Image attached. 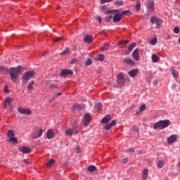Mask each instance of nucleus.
<instances>
[{"mask_svg": "<svg viewBox=\"0 0 180 180\" xmlns=\"http://www.w3.org/2000/svg\"><path fill=\"white\" fill-rule=\"evenodd\" d=\"M112 15H109L105 17V21L106 22H110V20H112Z\"/></svg>", "mask_w": 180, "mask_h": 180, "instance_id": "obj_47", "label": "nucleus"}, {"mask_svg": "<svg viewBox=\"0 0 180 180\" xmlns=\"http://www.w3.org/2000/svg\"><path fill=\"white\" fill-rule=\"evenodd\" d=\"M112 120V117H110V115H107L105 117H104L101 120V123L102 124H106V123H109V121Z\"/></svg>", "mask_w": 180, "mask_h": 180, "instance_id": "obj_18", "label": "nucleus"}, {"mask_svg": "<svg viewBox=\"0 0 180 180\" xmlns=\"http://www.w3.org/2000/svg\"><path fill=\"white\" fill-rule=\"evenodd\" d=\"M147 178H148V169H146L142 173V179L147 180Z\"/></svg>", "mask_w": 180, "mask_h": 180, "instance_id": "obj_21", "label": "nucleus"}, {"mask_svg": "<svg viewBox=\"0 0 180 180\" xmlns=\"http://www.w3.org/2000/svg\"><path fill=\"white\" fill-rule=\"evenodd\" d=\"M63 38H64L63 37H58L53 39V41H56V42L60 41V40H63Z\"/></svg>", "mask_w": 180, "mask_h": 180, "instance_id": "obj_45", "label": "nucleus"}, {"mask_svg": "<svg viewBox=\"0 0 180 180\" xmlns=\"http://www.w3.org/2000/svg\"><path fill=\"white\" fill-rule=\"evenodd\" d=\"M91 123V114L86 113L84 116L83 124L84 126H88Z\"/></svg>", "mask_w": 180, "mask_h": 180, "instance_id": "obj_7", "label": "nucleus"}, {"mask_svg": "<svg viewBox=\"0 0 180 180\" xmlns=\"http://www.w3.org/2000/svg\"><path fill=\"white\" fill-rule=\"evenodd\" d=\"M105 60V56L103 54H99L96 58L97 61H103Z\"/></svg>", "mask_w": 180, "mask_h": 180, "instance_id": "obj_28", "label": "nucleus"}, {"mask_svg": "<svg viewBox=\"0 0 180 180\" xmlns=\"http://www.w3.org/2000/svg\"><path fill=\"white\" fill-rule=\"evenodd\" d=\"M136 11H137V12H139V11L141 9V6L140 5L139 3H138L136 5Z\"/></svg>", "mask_w": 180, "mask_h": 180, "instance_id": "obj_43", "label": "nucleus"}, {"mask_svg": "<svg viewBox=\"0 0 180 180\" xmlns=\"http://www.w3.org/2000/svg\"><path fill=\"white\" fill-rule=\"evenodd\" d=\"M102 108V104L98 103L96 105V109H101Z\"/></svg>", "mask_w": 180, "mask_h": 180, "instance_id": "obj_49", "label": "nucleus"}, {"mask_svg": "<svg viewBox=\"0 0 180 180\" xmlns=\"http://www.w3.org/2000/svg\"><path fill=\"white\" fill-rule=\"evenodd\" d=\"M165 165V162L162 160H160L158 162V168H162Z\"/></svg>", "mask_w": 180, "mask_h": 180, "instance_id": "obj_31", "label": "nucleus"}, {"mask_svg": "<svg viewBox=\"0 0 180 180\" xmlns=\"http://www.w3.org/2000/svg\"><path fill=\"white\" fill-rule=\"evenodd\" d=\"M34 74L35 72L33 70L25 72L22 76V81L23 84H26L27 82H28L30 78L34 77Z\"/></svg>", "mask_w": 180, "mask_h": 180, "instance_id": "obj_3", "label": "nucleus"}, {"mask_svg": "<svg viewBox=\"0 0 180 180\" xmlns=\"http://www.w3.org/2000/svg\"><path fill=\"white\" fill-rule=\"evenodd\" d=\"M0 71H1V72H6V71H8V69H6L5 66H0Z\"/></svg>", "mask_w": 180, "mask_h": 180, "instance_id": "obj_44", "label": "nucleus"}, {"mask_svg": "<svg viewBox=\"0 0 180 180\" xmlns=\"http://www.w3.org/2000/svg\"><path fill=\"white\" fill-rule=\"evenodd\" d=\"M115 5H116L117 6H122V5H123V0L122 1H117L115 2Z\"/></svg>", "mask_w": 180, "mask_h": 180, "instance_id": "obj_39", "label": "nucleus"}, {"mask_svg": "<svg viewBox=\"0 0 180 180\" xmlns=\"http://www.w3.org/2000/svg\"><path fill=\"white\" fill-rule=\"evenodd\" d=\"M72 74H73L72 70L65 69L60 72V77H67L68 75H72Z\"/></svg>", "mask_w": 180, "mask_h": 180, "instance_id": "obj_8", "label": "nucleus"}, {"mask_svg": "<svg viewBox=\"0 0 180 180\" xmlns=\"http://www.w3.org/2000/svg\"><path fill=\"white\" fill-rule=\"evenodd\" d=\"M179 32H180L179 27H175L174 28V33H175L176 34H178Z\"/></svg>", "mask_w": 180, "mask_h": 180, "instance_id": "obj_42", "label": "nucleus"}, {"mask_svg": "<svg viewBox=\"0 0 180 180\" xmlns=\"http://www.w3.org/2000/svg\"><path fill=\"white\" fill-rule=\"evenodd\" d=\"M84 40L86 43H91V41H94V37L91 35H86L84 37Z\"/></svg>", "mask_w": 180, "mask_h": 180, "instance_id": "obj_20", "label": "nucleus"}, {"mask_svg": "<svg viewBox=\"0 0 180 180\" xmlns=\"http://www.w3.org/2000/svg\"><path fill=\"white\" fill-rule=\"evenodd\" d=\"M101 34H103L104 36H106V30H103L100 32Z\"/></svg>", "mask_w": 180, "mask_h": 180, "instance_id": "obj_54", "label": "nucleus"}, {"mask_svg": "<svg viewBox=\"0 0 180 180\" xmlns=\"http://www.w3.org/2000/svg\"><path fill=\"white\" fill-rule=\"evenodd\" d=\"M87 171H89V172H95V171H96V167L94 165H90L88 167Z\"/></svg>", "mask_w": 180, "mask_h": 180, "instance_id": "obj_27", "label": "nucleus"}, {"mask_svg": "<svg viewBox=\"0 0 180 180\" xmlns=\"http://www.w3.org/2000/svg\"><path fill=\"white\" fill-rule=\"evenodd\" d=\"M140 112H144L146 110V104H142L139 108Z\"/></svg>", "mask_w": 180, "mask_h": 180, "instance_id": "obj_41", "label": "nucleus"}, {"mask_svg": "<svg viewBox=\"0 0 180 180\" xmlns=\"http://www.w3.org/2000/svg\"><path fill=\"white\" fill-rule=\"evenodd\" d=\"M23 162H25V164H29V160L27 159L24 160Z\"/></svg>", "mask_w": 180, "mask_h": 180, "instance_id": "obj_61", "label": "nucleus"}, {"mask_svg": "<svg viewBox=\"0 0 180 180\" xmlns=\"http://www.w3.org/2000/svg\"><path fill=\"white\" fill-rule=\"evenodd\" d=\"M80 150L79 147H76V153H79Z\"/></svg>", "mask_w": 180, "mask_h": 180, "instance_id": "obj_59", "label": "nucleus"}, {"mask_svg": "<svg viewBox=\"0 0 180 180\" xmlns=\"http://www.w3.org/2000/svg\"><path fill=\"white\" fill-rule=\"evenodd\" d=\"M56 162V160L54 159H50L47 163L48 167H51L54 163Z\"/></svg>", "mask_w": 180, "mask_h": 180, "instance_id": "obj_36", "label": "nucleus"}, {"mask_svg": "<svg viewBox=\"0 0 180 180\" xmlns=\"http://www.w3.org/2000/svg\"><path fill=\"white\" fill-rule=\"evenodd\" d=\"M157 20H158L157 17H155L154 15L152 16L150 18V23H151V25H154V23H155L157 22Z\"/></svg>", "mask_w": 180, "mask_h": 180, "instance_id": "obj_34", "label": "nucleus"}, {"mask_svg": "<svg viewBox=\"0 0 180 180\" xmlns=\"http://www.w3.org/2000/svg\"><path fill=\"white\" fill-rule=\"evenodd\" d=\"M65 134L66 136H72V134H74V131L71 129H68L66 130Z\"/></svg>", "mask_w": 180, "mask_h": 180, "instance_id": "obj_29", "label": "nucleus"}, {"mask_svg": "<svg viewBox=\"0 0 180 180\" xmlns=\"http://www.w3.org/2000/svg\"><path fill=\"white\" fill-rule=\"evenodd\" d=\"M50 88H57V85L56 84H51Z\"/></svg>", "mask_w": 180, "mask_h": 180, "instance_id": "obj_58", "label": "nucleus"}, {"mask_svg": "<svg viewBox=\"0 0 180 180\" xmlns=\"http://www.w3.org/2000/svg\"><path fill=\"white\" fill-rule=\"evenodd\" d=\"M108 50H109V44H105L103 48H102V51H108Z\"/></svg>", "mask_w": 180, "mask_h": 180, "instance_id": "obj_38", "label": "nucleus"}, {"mask_svg": "<svg viewBox=\"0 0 180 180\" xmlns=\"http://www.w3.org/2000/svg\"><path fill=\"white\" fill-rule=\"evenodd\" d=\"M117 122L116 120H112L111 123H108L105 126V130H110L113 126H116Z\"/></svg>", "mask_w": 180, "mask_h": 180, "instance_id": "obj_16", "label": "nucleus"}, {"mask_svg": "<svg viewBox=\"0 0 180 180\" xmlns=\"http://www.w3.org/2000/svg\"><path fill=\"white\" fill-rule=\"evenodd\" d=\"M56 98H58V96H61V93H58L55 95Z\"/></svg>", "mask_w": 180, "mask_h": 180, "instance_id": "obj_60", "label": "nucleus"}, {"mask_svg": "<svg viewBox=\"0 0 180 180\" xmlns=\"http://www.w3.org/2000/svg\"><path fill=\"white\" fill-rule=\"evenodd\" d=\"M123 42V44H127L129 43V41L128 40H125Z\"/></svg>", "mask_w": 180, "mask_h": 180, "instance_id": "obj_62", "label": "nucleus"}, {"mask_svg": "<svg viewBox=\"0 0 180 180\" xmlns=\"http://www.w3.org/2000/svg\"><path fill=\"white\" fill-rule=\"evenodd\" d=\"M5 103H6L7 105H8L9 106H11V103H12V98H7L6 100H5Z\"/></svg>", "mask_w": 180, "mask_h": 180, "instance_id": "obj_37", "label": "nucleus"}, {"mask_svg": "<svg viewBox=\"0 0 180 180\" xmlns=\"http://www.w3.org/2000/svg\"><path fill=\"white\" fill-rule=\"evenodd\" d=\"M126 153H134V148H129V149H127V150H126Z\"/></svg>", "mask_w": 180, "mask_h": 180, "instance_id": "obj_50", "label": "nucleus"}, {"mask_svg": "<svg viewBox=\"0 0 180 180\" xmlns=\"http://www.w3.org/2000/svg\"><path fill=\"white\" fill-rule=\"evenodd\" d=\"M19 150L21 153H23V154H29L32 152V149L27 146H21L19 148Z\"/></svg>", "mask_w": 180, "mask_h": 180, "instance_id": "obj_11", "label": "nucleus"}, {"mask_svg": "<svg viewBox=\"0 0 180 180\" xmlns=\"http://www.w3.org/2000/svg\"><path fill=\"white\" fill-rule=\"evenodd\" d=\"M113 0H101V4H106L108 2H112Z\"/></svg>", "mask_w": 180, "mask_h": 180, "instance_id": "obj_51", "label": "nucleus"}, {"mask_svg": "<svg viewBox=\"0 0 180 180\" xmlns=\"http://www.w3.org/2000/svg\"><path fill=\"white\" fill-rule=\"evenodd\" d=\"M54 136L56 134H54V131L53 129H49L46 132V137L49 140H51V139H54Z\"/></svg>", "mask_w": 180, "mask_h": 180, "instance_id": "obj_12", "label": "nucleus"}, {"mask_svg": "<svg viewBox=\"0 0 180 180\" xmlns=\"http://www.w3.org/2000/svg\"><path fill=\"white\" fill-rule=\"evenodd\" d=\"M56 96H53L51 99L49 100V102H53V101H56Z\"/></svg>", "mask_w": 180, "mask_h": 180, "instance_id": "obj_52", "label": "nucleus"}, {"mask_svg": "<svg viewBox=\"0 0 180 180\" xmlns=\"http://www.w3.org/2000/svg\"><path fill=\"white\" fill-rule=\"evenodd\" d=\"M77 59H72L71 61H70V64H75V63H77Z\"/></svg>", "mask_w": 180, "mask_h": 180, "instance_id": "obj_53", "label": "nucleus"}, {"mask_svg": "<svg viewBox=\"0 0 180 180\" xmlns=\"http://www.w3.org/2000/svg\"><path fill=\"white\" fill-rule=\"evenodd\" d=\"M146 6H147L148 9H150L152 12H154L155 9H154V1L153 0L148 1Z\"/></svg>", "mask_w": 180, "mask_h": 180, "instance_id": "obj_14", "label": "nucleus"}, {"mask_svg": "<svg viewBox=\"0 0 180 180\" xmlns=\"http://www.w3.org/2000/svg\"><path fill=\"white\" fill-rule=\"evenodd\" d=\"M9 141H12L14 144H18V138L13 136L9 138Z\"/></svg>", "mask_w": 180, "mask_h": 180, "instance_id": "obj_32", "label": "nucleus"}, {"mask_svg": "<svg viewBox=\"0 0 180 180\" xmlns=\"http://www.w3.org/2000/svg\"><path fill=\"white\" fill-rule=\"evenodd\" d=\"M85 108V105H78V104H75L72 107V110L74 112V110H82V109H84Z\"/></svg>", "mask_w": 180, "mask_h": 180, "instance_id": "obj_17", "label": "nucleus"}, {"mask_svg": "<svg viewBox=\"0 0 180 180\" xmlns=\"http://www.w3.org/2000/svg\"><path fill=\"white\" fill-rule=\"evenodd\" d=\"M166 40H171V35L170 34L167 36Z\"/></svg>", "mask_w": 180, "mask_h": 180, "instance_id": "obj_57", "label": "nucleus"}, {"mask_svg": "<svg viewBox=\"0 0 180 180\" xmlns=\"http://www.w3.org/2000/svg\"><path fill=\"white\" fill-rule=\"evenodd\" d=\"M134 130V131H139V128L135 127V129Z\"/></svg>", "mask_w": 180, "mask_h": 180, "instance_id": "obj_64", "label": "nucleus"}, {"mask_svg": "<svg viewBox=\"0 0 180 180\" xmlns=\"http://www.w3.org/2000/svg\"><path fill=\"white\" fill-rule=\"evenodd\" d=\"M126 82V79H124V76L122 73L118 74L117 77V83L120 86H124V84Z\"/></svg>", "mask_w": 180, "mask_h": 180, "instance_id": "obj_4", "label": "nucleus"}, {"mask_svg": "<svg viewBox=\"0 0 180 180\" xmlns=\"http://www.w3.org/2000/svg\"><path fill=\"white\" fill-rule=\"evenodd\" d=\"M123 62L125 63V64H127L128 65H136V62H134L133 60L129 59V58L124 59Z\"/></svg>", "mask_w": 180, "mask_h": 180, "instance_id": "obj_19", "label": "nucleus"}, {"mask_svg": "<svg viewBox=\"0 0 180 180\" xmlns=\"http://www.w3.org/2000/svg\"><path fill=\"white\" fill-rule=\"evenodd\" d=\"M127 13H130V11H122V13H120V15L122 16V18H123V16H124V15H127Z\"/></svg>", "mask_w": 180, "mask_h": 180, "instance_id": "obj_46", "label": "nucleus"}, {"mask_svg": "<svg viewBox=\"0 0 180 180\" xmlns=\"http://www.w3.org/2000/svg\"><path fill=\"white\" fill-rule=\"evenodd\" d=\"M136 46H137V44H136V42H134L130 44V46L128 47L129 54H130V53H131V51H133V49H134V47H136Z\"/></svg>", "mask_w": 180, "mask_h": 180, "instance_id": "obj_24", "label": "nucleus"}, {"mask_svg": "<svg viewBox=\"0 0 180 180\" xmlns=\"http://www.w3.org/2000/svg\"><path fill=\"white\" fill-rule=\"evenodd\" d=\"M150 44H152V46H155V44H157V38L151 39Z\"/></svg>", "mask_w": 180, "mask_h": 180, "instance_id": "obj_40", "label": "nucleus"}, {"mask_svg": "<svg viewBox=\"0 0 180 180\" xmlns=\"http://www.w3.org/2000/svg\"><path fill=\"white\" fill-rule=\"evenodd\" d=\"M42 134H43V129H39L32 132V134H31V136L32 139H39V137H41Z\"/></svg>", "mask_w": 180, "mask_h": 180, "instance_id": "obj_5", "label": "nucleus"}, {"mask_svg": "<svg viewBox=\"0 0 180 180\" xmlns=\"http://www.w3.org/2000/svg\"><path fill=\"white\" fill-rule=\"evenodd\" d=\"M101 9H102V11H105V9H106V6H103L101 7Z\"/></svg>", "mask_w": 180, "mask_h": 180, "instance_id": "obj_63", "label": "nucleus"}, {"mask_svg": "<svg viewBox=\"0 0 180 180\" xmlns=\"http://www.w3.org/2000/svg\"><path fill=\"white\" fill-rule=\"evenodd\" d=\"M33 85H34V82L32 81L29 83L27 89L29 91H32L33 89Z\"/></svg>", "mask_w": 180, "mask_h": 180, "instance_id": "obj_35", "label": "nucleus"}, {"mask_svg": "<svg viewBox=\"0 0 180 180\" xmlns=\"http://www.w3.org/2000/svg\"><path fill=\"white\" fill-rule=\"evenodd\" d=\"M71 51L70 50L69 48H66L65 49V51H63L62 53H61V56H67V54H70V52Z\"/></svg>", "mask_w": 180, "mask_h": 180, "instance_id": "obj_30", "label": "nucleus"}, {"mask_svg": "<svg viewBox=\"0 0 180 180\" xmlns=\"http://www.w3.org/2000/svg\"><path fill=\"white\" fill-rule=\"evenodd\" d=\"M128 74L129 77H131V78H134V77H137V74H139V70L137 69H133L130 70Z\"/></svg>", "mask_w": 180, "mask_h": 180, "instance_id": "obj_15", "label": "nucleus"}, {"mask_svg": "<svg viewBox=\"0 0 180 180\" xmlns=\"http://www.w3.org/2000/svg\"><path fill=\"white\" fill-rule=\"evenodd\" d=\"M23 72V68L20 65L17 68H11L10 76L11 79L13 82H16L18 81V74H22Z\"/></svg>", "mask_w": 180, "mask_h": 180, "instance_id": "obj_1", "label": "nucleus"}, {"mask_svg": "<svg viewBox=\"0 0 180 180\" xmlns=\"http://www.w3.org/2000/svg\"><path fill=\"white\" fill-rule=\"evenodd\" d=\"M120 11L119 9H114V10H108L106 11L107 15H110V13H119Z\"/></svg>", "mask_w": 180, "mask_h": 180, "instance_id": "obj_26", "label": "nucleus"}, {"mask_svg": "<svg viewBox=\"0 0 180 180\" xmlns=\"http://www.w3.org/2000/svg\"><path fill=\"white\" fill-rule=\"evenodd\" d=\"M153 63H158L160 61V57L156 54H153L151 57Z\"/></svg>", "mask_w": 180, "mask_h": 180, "instance_id": "obj_22", "label": "nucleus"}, {"mask_svg": "<svg viewBox=\"0 0 180 180\" xmlns=\"http://www.w3.org/2000/svg\"><path fill=\"white\" fill-rule=\"evenodd\" d=\"M172 75L174 77V78L176 79L178 77H179V73L174 68H172Z\"/></svg>", "mask_w": 180, "mask_h": 180, "instance_id": "obj_23", "label": "nucleus"}, {"mask_svg": "<svg viewBox=\"0 0 180 180\" xmlns=\"http://www.w3.org/2000/svg\"><path fill=\"white\" fill-rule=\"evenodd\" d=\"M18 110L21 115H32V110L28 108H22V107H19Z\"/></svg>", "mask_w": 180, "mask_h": 180, "instance_id": "obj_6", "label": "nucleus"}, {"mask_svg": "<svg viewBox=\"0 0 180 180\" xmlns=\"http://www.w3.org/2000/svg\"><path fill=\"white\" fill-rule=\"evenodd\" d=\"M7 136H8V139H11L12 137H15V131H13L12 129L8 130Z\"/></svg>", "mask_w": 180, "mask_h": 180, "instance_id": "obj_25", "label": "nucleus"}, {"mask_svg": "<svg viewBox=\"0 0 180 180\" xmlns=\"http://www.w3.org/2000/svg\"><path fill=\"white\" fill-rule=\"evenodd\" d=\"M129 160H127V158L123 159L122 160V162L123 164H126V162H127Z\"/></svg>", "mask_w": 180, "mask_h": 180, "instance_id": "obj_56", "label": "nucleus"}, {"mask_svg": "<svg viewBox=\"0 0 180 180\" xmlns=\"http://www.w3.org/2000/svg\"><path fill=\"white\" fill-rule=\"evenodd\" d=\"M122 19H123V17L121 15V14L116 13L112 18V21L114 23H119Z\"/></svg>", "mask_w": 180, "mask_h": 180, "instance_id": "obj_10", "label": "nucleus"}, {"mask_svg": "<svg viewBox=\"0 0 180 180\" xmlns=\"http://www.w3.org/2000/svg\"><path fill=\"white\" fill-rule=\"evenodd\" d=\"M176 140H178V135H171L167 139V143L168 144H174Z\"/></svg>", "mask_w": 180, "mask_h": 180, "instance_id": "obj_9", "label": "nucleus"}, {"mask_svg": "<svg viewBox=\"0 0 180 180\" xmlns=\"http://www.w3.org/2000/svg\"><path fill=\"white\" fill-rule=\"evenodd\" d=\"M91 64H92V60L88 59V60L86 61V65H91Z\"/></svg>", "mask_w": 180, "mask_h": 180, "instance_id": "obj_48", "label": "nucleus"}, {"mask_svg": "<svg viewBox=\"0 0 180 180\" xmlns=\"http://www.w3.org/2000/svg\"><path fill=\"white\" fill-rule=\"evenodd\" d=\"M155 24L157 25V28L160 29V27L161 26V25H162V20H161V19H158Z\"/></svg>", "mask_w": 180, "mask_h": 180, "instance_id": "obj_33", "label": "nucleus"}, {"mask_svg": "<svg viewBox=\"0 0 180 180\" xmlns=\"http://www.w3.org/2000/svg\"><path fill=\"white\" fill-rule=\"evenodd\" d=\"M97 20L99 22V23H102V18L101 17H98Z\"/></svg>", "mask_w": 180, "mask_h": 180, "instance_id": "obj_55", "label": "nucleus"}, {"mask_svg": "<svg viewBox=\"0 0 180 180\" xmlns=\"http://www.w3.org/2000/svg\"><path fill=\"white\" fill-rule=\"evenodd\" d=\"M132 57L135 61H139L140 60V56L139 54V49H136L132 53Z\"/></svg>", "mask_w": 180, "mask_h": 180, "instance_id": "obj_13", "label": "nucleus"}, {"mask_svg": "<svg viewBox=\"0 0 180 180\" xmlns=\"http://www.w3.org/2000/svg\"><path fill=\"white\" fill-rule=\"evenodd\" d=\"M169 123L170 122L169 120H160L154 124L153 129L155 130H157V129H159V130H164V129H166V127L169 126Z\"/></svg>", "mask_w": 180, "mask_h": 180, "instance_id": "obj_2", "label": "nucleus"}]
</instances>
